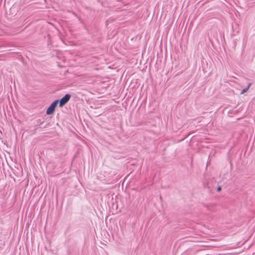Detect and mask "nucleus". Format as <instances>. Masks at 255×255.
<instances>
[{"instance_id":"nucleus-1","label":"nucleus","mask_w":255,"mask_h":255,"mask_svg":"<svg viewBox=\"0 0 255 255\" xmlns=\"http://www.w3.org/2000/svg\"><path fill=\"white\" fill-rule=\"evenodd\" d=\"M58 102L59 100H56L50 105L46 111V114L47 115H51L53 113Z\"/></svg>"},{"instance_id":"nucleus-4","label":"nucleus","mask_w":255,"mask_h":255,"mask_svg":"<svg viewBox=\"0 0 255 255\" xmlns=\"http://www.w3.org/2000/svg\"><path fill=\"white\" fill-rule=\"evenodd\" d=\"M221 190V187H218L217 190H218V191H220Z\"/></svg>"},{"instance_id":"nucleus-3","label":"nucleus","mask_w":255,"mask_h":255,"mask_svg":"<svg viewBox=\"0 0 255 255\" xmlns=\"http://www.w3.org/2000/svg\"><path fill=\"white\" fill-rule=\"evenodd\" d=\"M251 85V84L249 83L246 88H245L243 90H242V91L241 92V94H244L245 92H246L250 88Z\"/></svg>"},{"instance_id":"nucleus-2","label":"nucleus","mask_w":255,"mask_h":255,"mask_svg":"<svg viewBox=\"0 0 255 255\" xmlns=\"http://www.w3.org/2000/svg\"><path fill=\"white\" fill-rule=\"evenodd\" d=\"M71 95L67 94L63 98H62L59 101V107H62L65 104H66L70 100Z\"/></svg>"}]
</instances>
